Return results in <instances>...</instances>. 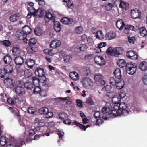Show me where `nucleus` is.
Masks as SVG:
<instances>
[{
    "label": "nucleus",
    "instance_id": "33",
    "mask_svg": "<svg viewBox=\"0 0 147 147\" xmlns=\"http://www.w3.org/2000/svg\"><path fill=\"white\" fill-rule=\"evenodd\" d=\"M54 22V29L56 32H59L61 30L60 23L58 22Z\"/></svg>",
    "mask_w": 147,
    "mask_h": 147
},
{
    "label": "nucleus",
    "instance_id": "36",
    "mask_svg": "<svg viewBox=\"0 0 147 147\" xmlns=\"http://www.w3.org/2000/svg\"><path fill=\"white\" fill-rule=\"evenodd\" d=\"M121 100V99L119 96L117 95L114 96L112 99V101L113 103L115 104H118L119 103Z\"/></svg>",
    "mask_w": 147,
    "mask_h": 147
},
{
    "label": "nucleus",
    "instance_id": "15",
    "mask_svg": "<svg viewBox=\"0 0 147 147\" xmlns=\"http://www.w3.org/2000/svg\"><path fill=\"white\" fill-rule=\"evenodd\" d=\"M126 55L129 58L133 60H136L138 58L137 53L133 51H130L127 53Z\"/></svg>",
    "mask_w": 147,
    "mask_h": 147
},
{
    "label": "nucleus",
    "instance_id": "12",
    "mask_svg": "<svg viewBox=\"0 0 147 147\" xmlns=\"http://www.w3.org/2000/svg\"><path fill=\"white\" fill-rule=\"evenodd\" d=\"M36 63L35 60L29 58L26 59L25 62V64L28 68L32 69Z\"/></svg>",
    "mask_w": 147,
    "mask_h": 147
},
{
    "label": "nucleus",
    "instance_id": "57",
    "mask_svg": "<svg viewBox=\"0 0 147 147\" xmlns=\"http://www.w3.org/2000/svg\"><path fill=\"white\" fill-rule=\"evenodd\" d=\"M11 42L9 40H5L3 41V44L6 47H8L11 45Z\"/></svg>",
    "mask_w": 147,
    "mask_h": 147
},
{
    "label": "nucleus",
    "instance_id": "51",
    "mask_svg": "<svg viewBox=\"0 0 147 147\" xmlns=\"http://www.w3.org/2000/svg\"><path fill=\"white\" fill-rule=\"evenodd\" d=\"M117 81V80H116L114 77H111L109 80V84L112 86H115Z\"/></svg>",
    "mask_w": 147,
    "mask_h": 147
},
{
    "label": "nucleus",
    "instance_id": "32",
    "mask_svg": "<svg viewBox=\"0 0 147 147\" xmlns=\"http://www.w3.org/2000/svg\"><path fill=\"white\" fill-rule=\"evenodd\" d=\"M117 64L119 65V67L120 68H121L124 67L125 68L127 65V63H126L125 61L122 59H119L118 60Z\"/></svg>",
    "mask_w": 147,
    "mask_h": 147
},
{
    "label": "nucleus",
    "instance_id": "56",
    "mask_svg": "<svg viewBox=\"0 0 147 147\" xmlns=\"http://www.w3.org/2000/svg\"><path fill=\"white\" fill-rule=\"evenodd\" d=\"M64 61L65 62H69L72 58V57L70 55H66L64 57Z\"/></svg>",
    "mask_w": 147,
    "mask_h": 147
},
{
    "label": "nucleus",
    "instance_id": "54",
    "mask_svg": "<svg viewBox=\"0 0 147 147\" xmlns=\"http://www.w3.org/2000/svg\"><path fill=\"white\" fill-rule=\"evenodd\" d=\"M28 10L29 11L30 13L32 14V15L35 14V12L36 11V10L34 6H30L28 7Z\"/></svg>",
    "mask_w": 147,
    "mask_h": 147
},
{
    "label": "nucleus",
    "instance_id": "46",
    "mask_svg": "<svg viewBox=\"0 0 147 147\" xmlns=\"http://www.w3.org/2000/svg\"><path fill=\"white\" fill-rule=\"evenodd\" d=\"M74 125H76L78 127L81 129L83 130L84 131H85L86 130V128H85V126L84 125L81 124L79 123L78 122L76 121H74Z\"/></svg>",
    "mask_w": 147,
    "mask_h": 147
},
{
    "label": "nucleus",
    "instance_id": "63",
    "mask_svg": "<svg viewBox=\"0 0 147 147\" xmlns=\"http://www.w3.org/2000/svg\"><path fill=\"white\" fill-rule=\"evenodd\" d=\"M75 74H74V72L70 73L69 74V76L71 79L74 80H78V77L77 76L75 77Z\"/></svg>",
    "mask_w": 147,
    "mask_h": 147
},
{
    "label": "nucleus",
    "instance_id": "52",
    "mask_svg": "<svg viewBox=\"0 0 147 147\" xmlns=\"http://www.w3.org/2000/svg\"><path fill=\"white\" fill-rule=\"evenodd\" d=\"M75 31L77 34H81L83 32V28L81 26H78L75 28Z\"/></svg>",
    "mask_w": 147,
    "mask_h": 147
},
{
    "label": "nucleus",
    "instance_id": "60",
    "mask_svg": "<svg viewBox=\"0 0 147 147\" xmlns=\"http://www.w3.org/2000/svg\"><path fill=\"white\" fill-rule=\"evenodd\" d=\"M76 102L77 106L79 107L82 108L83 107L82 102L80 99H77L76 100Z\"/></svg>",
    "mask_w": 147,
    "mask_h": 147
},
{
    "label": "nucleus",
    "instance_id": "24",
    "mask_svg": "<svg viewBox=\"0 0 147 147\" xmlns=\"http://www.w3.org/2000/svg\"><path fill=\"white\" fill-rule=\"evenodd\" d=\"M23 32L26 34V35L30 34L32 32V29L30 26L25 25L24 26L21 30Z\"/></svg>",
    "mask_w": 147,
    "mask_h": 147
},
{
    "label": "nucleus",
    "instance_id": "8",
    "mask_svg": "<svg viewBox=\"0 0 147 147\" xmlns=\"http://www.w3.org/2000/svg\"><path fill=\"white\" fill-rule=\"evenodd\" d=\"M35 73L36 76L43 79V80H47L43 68L40 67L36 68L35 70Z\"/></svg>",
    "mask_w": 147,
    "mask_h": 147
},
{
    "label": "nucleus",
    "instance_id": "20",
    "mask_svg": "<svg viewBox=\"0 0 147 147\" xmlns=\"http://www.w3.org/2000/svg\"><path fill=\"white\" fill-rule=\"evenodd\" d=\"M8 71H10L9 70L6 71L4 68L0 69V77L4 79L7 78L9 76Z\"/></svg>",
    "mask_w": 147,
    "mask_h": 147
},
{
    "label": "nucleus",
    "instance_id": "6",
    "mask_svg": "<svg viewBox=\"0 0 147 147\" xmlns=\"http://www.w3.org/2000/svg\"><path fill=\"white\" fill-rule=\"evenodd\" d=\"M83 85L87 88H90L92 87L93 82L89 78L85 77L83 79L82 81Z\"/></svg>",
    "mask_w": 147,
    "mask_h": 147
},
{
    "label": "nucleus",
    "instance_id": "34",
    "mask_svg": "<svg viewBox=\"0 0 147 147\" xmlns=\"http://www.w3.org/2000/svg\"><path fill=\"white\" fill-rule=\"evenodd\" d=\"M138 9L137 8L134 9L131 11V16L133 19L138 18Z\"/></svg>",
    "mask_w": 147,
    "mask_h": 147
},
{
    "label": "nucleus",
    "instance_id": "41",
    "mask_svg": "<svg viewBox=\"0 0 147 147\" xmlns=\"http://www.w3.org/2000/svg\"><path fill=\"white\" fill-rule=\"evenodd\" d=\"M104 35L102 32L101 30L98 31L95 34V36L98 39L102 40L104 38Z\"/></svg>",
    "mask_w": 147,
    "mask_h": 147
},
{
    "label": "nucleus",
    "instance_id": "55",
    "mask_svg": "<svg viewBox=\"0 0 147 147\" xmlns=\"http://www.w3.org/2000/svg\"><path fill=\"white\" fill-rule=\"evenodd\" d=\"M102 114L99 111H96L95 112L94 114V116L96 119L98 118H102Z\"/></svg>",
    "mask_w": 147,
    "mask_h": 147
},
{
    "label": "nucleus",
    "instance_id": "11",
    "mask_svg": "<svg viewBox=\"0 0 147 147\" xmlns=\"http://www.w3.org/2000/svg\"><path fill=\"white\" fill-rule=\"evenodd\" d=\"M32 80L33 82V84L35 85H37L38 84H41L42 83V86H45L44 83L45 82L46 80H43V79H42L40 78V79H39L36 77L33 76L32 78Z\"/></svg>",
    "mask_w": 147,
    "mask_h": 147
},
{
    "label": "nucleus",
    "instance_id": "19",
    "mask_svg": "<svg viewBox=\"0 0 147 147\" xmlns=\"http://www.w3.org/2000/svg\"><path fill=\"white\" fill-rule=\"evenodd\" d=\"M55 19V16H53L49 12H48L46 13V17L45 18V20L46 22H48L51 20L54 21Z\"/></svg>",
    "mask_w": 147,
    "mask_h": 147
},
{
    "label": "nucleus",
    "instance_id": "30",
    "mask_svg": "<svg viewBox=\"0 0 147 147\" xmlns=\"http://www.w3.org/2000/svg\"><path fill=\"white\" fill-rule=\"evenodd\" d=\"M88 48V47L86 44H81L79 45L77 47L78 49L80 51L84 52L86 51Z\"/></svg>",
    "mask_w": 147,
    "mask_h": 147
},
{
    "label": "nucleus",
    "instance_id": "44",
    "mask_svg": "<svg viewBox=\"0 0 147 147\" xmlns=\"http://www.w3.org/2000/svg\"><path fill=\"white\" fill-rule=\"evenodd\" d=\"M59 119L61 121L67 119L68 117L67 115L64 112L59 113Z\"/></svg>",
    "mask_w": 147,
    "mask_h": 147
},
{
    "label": "nucleus",
    "instance_id": "16",
    "mask_svg": "<svg viewBox=\"0 0 147 147\" xmlns=\"http://www.w3.org/2000/svg\"><path fill=\"white\" fill-rule=\"evenodd\" d=\"M123 49L120 47H118L113 48V55L118 57L119 55H121L123 52Z\"/></svg>",
    "mask_w": 147,
    "mask_h": 147
},
{
    "label": "nucleus",
    "instance_id": "18",
    "mask_svg": "<svg viewBox=\"0 0 147 147\" xmlns=\"http://www.w3.org/2000/svg\"><path fill=\"white\" fill-rule=\"evenodd\" d=\"M26 49L29 53H32L38 51V47L36 45L32 46L28 45Z\"/></svg>",
    "mask_w": 147,
    "mask_h": 147
},
{
    "label": "nucleus",
    "instance_id": "31",
    "mask_svg": "<svg viewBox=\"0 0 147 147\" xmlns=\"http://www.w3.org/2000/svg\"><path fill=\"white\" fill-rule=\"evenodd\" d=\"M116 36V35L115 32L111 31L107 33L106 34V38L108 40L113 39Z\"/></svg>",
    "mask_w": 147,
    "mask_h": 147
},
{
    "label": "nucleus",
    "instance_id": "40",
    "mask_svg": "<svg viewBox=\"0 0 147 147\" xmlns=\"http://www.w3.org/2000/svg\"><path fill=\"white\" fill-rule=\"evenodd\" d=\"M7 139L5 136H1L0 138V144L2 146H4L7 142Z\"/></svg>",
    "mask_w": 147,
    "mask_h": 147
},
{
    "label": "nucleus",
    "instance_id": "49",
    "mask_svg": "<svg viewBox=\"0 0 147 147\" xmlns=\"http://www.w3.org/2000/svg\"><path fill=\"white\" fill-rule=\"evenodd\" d=\"M36 109L34 107H30L28 109L27 112L30 114H34L36 112Z\"/></svg>",
    "mask_w": 147,
    "mask_h": 147
},
{
    "label": "nucleus",
    "instance_id": "25",
    "mask_svg": "<svg viewBox=\"0 0 147 147\" xmlns=\"http://www.w3.org/2000/svg\"><path fill=\"white\" fill-rule=\"evenodd\" d=\"M61 44V42L58 40H54L50 44L51 48H55L59 46Z\"/></svg>",
    "mask_w": 147,
    "mask_h": 147
},
{
    "label": "nucleus",
    "instance_id": "3",
    "mask_svg": "<svg viewBox=\"0 0 147 147\" xmlns=\"http://www.w3.org/2000/svg\"><path fill=\"white\" fill-rule=\"evenodd\" d=\"M137 69L136 64L133 62L127 63L125 70L127 73L131 75H133L136 72Z\"/></svg>",
    "mask_w": 147,
    "mask_h": 147
},
{
    "label": "nucleus",
    "instance_id": "35",
    "mask_svg": "<svg viewBox=\"0 0 147 147\" xmlns=\"http://www.w3.org/2000/svg\"><path fill=\"white\" fill-rule=\"evenodd\" d=\"M19 17L17 14H13L10 16V20L11 22L17 21L19 19Z\"/></svg>",
    "mask_w": 147,
    "mask_h": 147
},
{
    "label": "nucleus",
    "instance_id": "1",
    "mask_svg": "<svg viewBox=\"0 0 147 147\" xmlns=\"http://www.w3.org/2000/svg\"><path fill=\"white\" fill-rule=\"evenodd\" d=\"M127 107V105L126 103L123 102L120 103L119 105L120 109L117 111L116 115H121L123 116L127 115L129 113Z\"/></svg>",
    "mask_w": 147,
    "mask_h": 147
},
{
    "label": "nucleus",
    "instance_id": "14",
    "mask_svg": "<svg viewBox=\"0 0 147 147\" xmlns=\"http://www.w3.org/2000/svg\"><path fill=\"white\" fill-rule=\"evenodd\" d=\"M12 51L13 55L15 56H18L21 52L19 46L17 45H14L13 46Z\"/></svg>",
    "mask_w": 147,
    "mask_h": 147
},
{
    "label": "nucleus",
    "instance_id": "9",
    "mask_svg": "<svg viewBox=\"0 0 147 147\" xmlns=\"http://www.w3.org/2000/svg\"><path fill=\"white\" fill-rule=\"evenodd\" d=\"M9 139L10 141L13 143L14 147H21L23 145L25 144L24 141H18L14 140V137L11 136H9Z\"/></svg>",
    "mask_w": 147,
    "mask_h": 147
},
{
    "label": "nucleus",
    "instance_id": "22",
    "mask_svg": "<svg viewBox=\"0 0 147 147\" xmlns=\"http://www.w3.org/2000/svg\"><path fill=\"white\" fill-rule=\"evenodd\" d=\"M14 61L16 65H20L23 63L24 60L23 57L21 56H18L15 58Z\"/></svg>",
    "mask_w": 147,
    "mask_h": 147
},
{
    "label": "nucleus",
    "instance_id": "23",
    "mask_svg": "<svg viewBox=\"0 0 147 147\" xmlns=\"http://www.w3.org/2000/svg\"><path fill=\"white\" fill-rule=\"evenodd\" d=\"M124 26L125 23L123 20H118L117 21L116 26L119 30H122Z\"/></svg>",
    "mask_w": 147,
    "mask_h": 147
},
{
    "label": "nucleus",
    "instance_id": "58",
    "mask_svg": "<svg viewBox=\"0 0 147 147\" xmlns=\"http://www.w3.org/2000/svg\"><path fill=\"white\" fill-rule=\"evenodd\" d=\"M38 11L40 12L39 14V15H37L36 16H35V17L37 18L42 17L43 16L44 13V11L40 9H38Z\"/></svg>",
    "mask_w": 147,
    "mask_h": 147
},
{
    "label": "nucleus",
    "instance_id": "7",
    "mask_svg": "<svg viewBox=\"0 0 147 147\" xmlns=\"http://www.w3.org/2000/svg\"><path fill=\"white\" fill-rule=\"evenodd\" d=\"M16 36L17 38L20 40H23V42L26 43L27 41L26 34L21 31H17L16 32Z\"/></svg>",
    "mask_w": 147,
    "mask_h": 147
},
{
    "label": "nucleus",
    "instance_id": "28",
    "mask_svg": "<svg viewBox=\"0 0 147 147\" xmlns=\"http://www.w3.org/2000/svg\"><path fill=\"white\" fill-rule=\"evenodd\" d=\"M23 95H20L17 94L14 98V102L18 104H21L23 102V99L22 97V96Z\"/></svg>",
    "mask_w": 147,
    "mask_h": 147
},
{
    "label": "nucleus",
    "instance_id": "27",
    "mask_svg": "<svg viewBox=\"0 0 147 147\" xmlns=\"http://www.w3.org/2000/svg\"><path fill=\"white\" fill-rule=\"evenodd\" d=\"M113 74L116 78L118 80H121L122 75L120 69L119 68H116L114 71Z\"/></svg>",
    "mask_w": 147,
    "mask_h": 147
},
{
    "label": "nucleus",
    "instance_id": "42",
    "mask_svg": "<svg viewBox=\"0 0 147 147\" xmlns=\"http://www.w3.org/2000/svg\"><path fill=\"white\" fill-rule=\"evenodd\" d=\"M103 77L102 75L99 74H96L94 76V79L96 82H100L102 79Z\"/></svg>",
    "mask_w": 147,
    "mask_h": 147
},
{
    "label": "nucleus",
    "instance_id": "5",
    "mask_svg": "<svg viewBox=\"0 0 147 147\" xmlns=\"http://www.w3.org/2000/svg\"><path fill=\"white\" fill-rule=\"evenodd\" d=\"M107 108L104 107H103L102 109V118L105 119V120H107V118H109L113 117V114L110 112L108 111Z\"/></svg>",
    "mask_w": 147,
    "mask_h": 147
},
{
    "label": "nucleus",
    "instance_id": "4",
    "mask_svg": "<svg viewBox=\"0 0 147 147\" xmlns=\"http://www.w3.org/2000/svg\"><path fill=\"white\" fill-rule=\"evenodd\" d=\"M38 112L41 114H43V117L46 118H50L53 115V112L49 111V109L46 107L40 108Z\"/></svg>",
    "mask_w": 147,
    "mask_h": 147
},
{
    "label": "nucleus",
    "instance_id": "45",
    "mask_svg": "<svg viewBox=\"0 0 147 147\" xmlns=\"http://www.w3.org/2000/svg\"><path fill=\"white\" fill-rule=\"evenodd\" d=\"M74 125H76L78 127L81 129L83 130L84 131H85L86 130V128H85V126L84 125L81 124L79 123L78 122L76 121H74Z\"/></svg>",
    "mask_w": 147,
    "mask_h": 147
},
{
    "label": "nucleus",
    "instance_id": "48",
    "mask_svg": "<svg viewBox=\"0 0 147 147\" xmlns=\"http://www.w3.org/2000/svg\"><path fill=\"white\" fill-rule=\"evenodd\" d=\"M37 42L36 39L34 38H32L30 39L28 42V45H29L32 46L35 45Z\"/></svg>",
    "mask_w": 147,
    "mask_h": 147
},
{
    "label": "nucleus",
    "instance_id": "10",
    "mask_svg": "<svg viewBox=\"0 0 147 147\" xmlns=\"http://www.w3.org/2000/svg\"><path fill=\"white\" fill-rule=\"evenodd\" d=\"M95 63L100 66H102L105 64V59L101 56H96L94 58Z\"/></svg>",
    "mask_w": 147,
    "mask_h": 147
},
{
    "label": "nucleus",
    "instance_id": "43",
    "mask_svg": "<svg viewBox=\"0 0 147 147\" xmlns=\"http://www.w3.org/2000/svg\"><path fill=\"white\" fill-rule=\"evenodd\" d=\"M129 4L127 3L121 1L119 4V7L120 8L126 9L128 7Z\"/></svg>",
    "mask_w": 147,
    "mask_h": 147
},
{
    "label": "nucleus",
    "instance_id": "13",
    "mask_svg": "<svg viewBox=\"0 0 147 147\" xmlns=\"http://www.w3.org/2000/svg\"><path fill=\"white\" fill-rule=\"evenodd\" d=\"M4 83L7 88H12L14 87L13 80L11 78H7L5 80Z\"/></svg>",
    "mask_w": 147,
    "mask_h": 147
},
{
    "label": "nucleus",
    "instance_id": "38",
    "mask_svg": "<svg viewBox=\"0 0 147 147\" xmlns=\"http://www.w3.org/2000/svg\"><path fill=\"white\" fill-rule=\"evenodd\" d=\"M24 86L27 90H31L34 88V85L32 82H28L25 83Z\"/></svg>",
    "mask_w": 147,
    "mask_h": 147
},
{
    "label": "nucleus",
    "instance_id": "47",
    "mask_svg": "<svg viewBox=\"0 0 147 147\" xmlns=\"http://www.w3.org/2000/svg\"><path fill=\"white\" fill-rule=\"evenodd\" d=\"M112 4L109 3H107L104 5L105 9L107 11L110 10L112 9Z\"/></svg>",
    "mask_w": 147,
    "mask_h": 147
},
{
    "label": "nucleus",
    "instance_id": "39",
    "mask_svg": "<svg viewBox=\"0 0 147 147\" xmlns=\"http://www.w3.org/2000/svg\"><path fill=\"white\" fill-rule=\"evenodd\" d=\"M140 34L144 37L147 35V31L144 27L141 28L139 30Z\"/></svg>",
    "mask_w": 147,
    "mask_h": 147
},
{
    "label": "nucleus",
    "instance_id": "59",
    "mask_svg": "<svg viewBox=\"0 0 147 147\" xmlns=\"http://www.w3.org/2000/svg\"><path fill=\"white\" fill-rule=\"evenodd\" d=\"M4 69H5V70L6 71L9 70L10 71L8 72V74H9L10 73H11L13 71V69L12 68L11 66L10 65H8L6 66Z\"/></svg>",
    "mask_w": 147,
    "mask_h": 147
},
{
    "label": "nucleus",
    "instance_id": "2",
    "mask_svg": "<svg viewBox=\"0 0 147 147\" xmlns=\"http://www.w3.org/2000/svg\"><path fill=\"white\" fill-rule=\"evenodd\" d=\"M15 92L18 95H24L26 93V90L23 87L21 86V81H16L15 84Z\"/></svg>",
    "mask_w": 147,
    "mask_h": 147
},
{
    "label": "nucleus",
    "instance_id": "50",
    "mask_svg": "<svg viewBox=\"0 0 147 147\" xmlns=\"http://www.w3.org/2000/svg\"><path fill=\"white\" fill-rule=\"evenodd\" d=\"M94 57V55L92 54H87L85 56L84 59L86 60L89 61L92 59Z\"/></svg>",
    "mask_w": 147,
    "mask_h": 147
},
{
    "label": "nucleus",
    "instance_id": "26",
    "mask_svg": "<svg viewBox=\"0 0 147 147\" xmlns=\"http://www.w3.org/2000/svg\"><path fill=\"white\" fill-rule=\"evenodd\" d=\"M115 86L117 88L119 89H121L123 88L125 84V82L123 80H118Z\"/></svg>",
    "mask_w": 147,
    "mask_h": 147
},
{
    "label": "nucleus",
    "instance_id": "21",
    "mask_svg": "<svg viewBox=\"0 0 147 147\" xmlns=\"http://www.w3.org/2000/svg\"><path fill=\"white\" fill-rule=\"evenodd\" d=\"M109 108H108V110H109L111 111V113L113 114V117H116L118 115H116L117 111H118L120 109L119 106H118L117 105H115L113 106V108L111 109H109Z\"/></svg>",
    "mask_w": 147,
    "mask_h": 147
},
{
    "label": "nucleus",
    "instance_id": "37",
    "mask_svg": "<svg viewBox=\"0 0 147 147\" xmlns=\"http://www.w3.org/2000/svg\"><path fill=\"white\" fill-rule=\"evenodd\" d=\"M140 68L142 71H145L147 69V63L145 61L141 62L140 64Z\"/></svg>",
    "mask_w": 147,
    "mask_h": 147
},
{
    "label": "nucleus",
    "instance_id": "53",
    "mask_svg": "<svg viewBox=\"0 0 147 147\" xmlns=\"http://www.w3.org/2000/svg\"><path fill=\"white\" fill-rule=\"evenodd\" d=\"M33 92L34 94H38L40 93L41 89L40 87L34 85V86Z\"/></svg>",
    "mask_w": 147,
    "mask_h": 147
},
{
    "label": "nucleus",
    "instance_id": "61",
    "mask_svg": "<svg viewBox=\"0 0 147 147\" xmlns=\"http://www.w3.org/2000/svg\"><path fill=\"white\" fill-rule=\"evenodd\" d=\"M113 49H112L111 47H110L108 48L107 50V52L108 55H113Z\"/></svg>",
    "mask_w": 147,
    "mask_h": 147
},
{
    "label": "nucleus",
    "instance_id": "64",
    "mask_svg": "<svg viewBox=\"0 0 147 147\" xmlns=\"http://www.w3.org/2000/svg\"><path fill=\"white\" fill-rule=\"evenodd\" d=\"M111 86L108 85L103 88L102 90H105L106 91H109L111 90Z\"/></svg>",
    "mask_w": 147,
    "mask_h": 147
},
{
    "label": "nucleus",
    "instance_id": "29",
    "mask_svg": "<svg viewBox=\"0 0 147 147\" xmlns=\"http://www.w3.org/2000/svg\"><path fill=\"white\" fill-rule=\"evenodd\" d=\"M4 63L5 64H9L12 61V58L10 55L7 54L5 55L3 59Z\"/></svg>",
    "mask_w": 147,
    "mask_h": 147
},
{
    "label": "nucleus",
    "instance_id": "17",
    "mask_svg": "<svg viewBox=\"0 0 147 147\" xmlns=\"http://www.w3.org/2000/svg\"><path fill=\"white\" fill-rule=\"evenodd\" d=\"M61 22L65 24H71L74 22V20L71 18L64 17L61 19Z\"/></svg>",
    "mask_w": 147,
    "mask_h": 147
},
{
    "label": "nucleus",
    "instance_id": "62",
    "mask_svg": "<svg viewBox=\"0 0 147 147\" xmlns=\"http://www.w3.org/2000/svg\"><path fill=\"white\" fill-rule=\"evenodd\" d=\"M86 102L90 105H93L94 104V102L90 97H89L87 99Z\"/></svg>",
    "mask_w": 147,
    "mask_h": 147
}]
</instances>
